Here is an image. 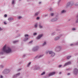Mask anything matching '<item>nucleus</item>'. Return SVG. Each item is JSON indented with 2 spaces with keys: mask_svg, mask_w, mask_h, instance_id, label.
<instances>
[{
  "mask_svg": "<svg viewBox=\"0 0 78 78\" xmlns=\"http://www.w3.org/2000/svg\"><path fill=\"white\" fill-rule=\"evenodd\" d=\"M36 19H37V20H39V18L38 17H37V18Z\"/></svg>",
  "mask_w": 78,
  "mask_h": 78,
  "instance_id": "bb28decb",
  "label": "nucleus"
},
{
  "mask_svg": "<svg viewBox=\"0 0 78 78\" xmlns=\"http://www.w3.org/2000/svg\"><path fill=\"white\" fill-rule=\"evenodd\" d=\"M20 73H19L18 74H17L16 75V76H18V75H20Z\"/></svg>",
  "mask_w": 78,
  "mask_h": 78,
  "instance_id": "412c9836",
  "label": "nucleus"
},
{
  "mask_svg": "<svg viewBox=\"0 0 78 78\" xmlns=\"http://www.w3.org/2000/svg\"><path fill=\"white\" fill-rule=\"evenodd\" d=\"M45 72H43V73H41V75H44L45 74Z\"/></svg>",
  "mask_w": 78,
  "mask_h": 78,
  "instance_id": "4468645a",
  "label": "nucleus"
},
{
  "mask_svg": "<svg viewBox=\"0 0 78 78\" xmlns=\"http://www.w3.org/2000/svg\"><path fill=\"white\" fill-rule=\"evenodd\" d=\"M69 5L70 6H72V5H71V4L69 3Z\"/></svg>",
  "mask_w": 78,
  "mask_h": 78,
  "instance_id": "a19ab883",
  "label": "nucleus"
},
{
  "mask_svg": "<svg viewBox=\"0 0 78 78\" xmlns=\"http://www.w3.org/2000/svg\"><path fill=\"white\" fill-rule=\"evenodd\" d=\"M50 11H51V10H52V8H50Z\"/></svg>",
  "mask_w": 78,
  "mask_h": 78,
  "instance_id": "4c0bfd02",
  "label": "nucleus"
},
{
  "mask_svg": "<svg viewBox=\"0 0 78 78\" xmlns=\"http://www.w3.org/2000/svg\"><path fill=\"white\" fill-rule=\"evenodd\" d=\"M71 64V62H69L67 63H65L64 65V67H65V66H67V65H69V64Z\"/></svg>",
  "mask_w": 78,
  "mask_h": 78,
  "instance_id": "0eeeda50",
  "label": "nucleus"
},
{
  "mask_svg": "<svg viewBox=\"0 0 78 78\" xmlns=\"http://www.w3.org/2000/svg\"><path fill=\"white\" fill-rule=\"evenodd\" d=\"M70 75V73H69L67 74V75Z\"/></svg>",
  "mask_w": 78,
  "mask_h": 78,
  "instance_id": "79ce46f5",
  "label": "nucleus"
},
{
  "mask_svg": "<svg viewBox=\"0 0 78 78\" xmlns=\"http://www.w3.org/2000/svg\"><path fill=\"white\" fill-rule=\"evenodd\" d=\"M62 66V65H59L58 66V67H59V68H60V67H61V66Z\"/></svg>",
  "mask_w": 78,
  "mask_h": 78,
  "instance_id": "5701e85b",
  "label": "nucleus"
},
{
  "mask_svg": "<svg viewBox=\"0 0 78 78\" xmlns=\"http://www.w3.org/2000/svg\"><path fill=\"white\" fill-rule=\"evenodd\" d=\"M30 64H31V62H29L28 64V66H30Z\"/></svg>",
  "mask_w": 78,
  "mask_h": 78,
  "instance_id": "c85d7f7f",
  "label": "nucleus"
},
{
  "mask_svg": "<svg viewBox=\"0 0 78 78\" xmlns=\"http://www.w3.org/2000/svg\"><path fill=\"white\" fill-rule=\"evenodd\" d=\"M46 44V42H44V43L43 44V46L45 45Z\"/></svg>",
  "mask_w": 78,
  "mask_h": 78,
  "instance_id": "a211bd4d",
  "label": "nucleus"
},
{
  "mask_svg": "<svg viewBox=\"0 0 78 78\" xmlns=\"http://www.w3.org/2000/svg\"><path fill=\"white\" fill-rule=\"evenodd\" d=\"M4 24H6V22H4Z\"/></svg>",
  "mask_w": 78,
  "mask_h": 78,
  "instance_id": "72a5a7b5",
  "label": "nucleus"
},
{
  "mask_svg": "<svg viewBox=\"0 0 78 78\" xmlns=\"http://www.w3.org/2000/svg\"><path fill=\"white\" fill-rule=\"evenodd\" d=\"M59 38H60V37H56L55 38L54 40L55 41H57L58 40V39H59Z\"/></svg>",
  "mask_w": 78,
  "mask_h": 78,
  "instance_id": "9d476101",
  "label": "nucleus"
},
{
  "mask_svg": "<svg viewBox=\"0 0 78 78\" xmlns=\"http://www.w3.org/2000/svg\"><path fill=\"white\" fill-rule=\"evenodd\" d=\"M1 30H2V29L0 27V31H1Z\"/></svg>",
  "mask_w": 78,
  "mask_h": 78,
  "instance_id": "e433bc0d",
  "label": "nucleus"
},
{
  "mask_svg": "<svg viewBox=\"0 0 78 78\" xmlns=\"http://www.w3.org/2000/svg\"><path fill=\"white\" fill-rule=\"evenodd\" d=\"M34 35H36L37 34V33H34Z\"/></svg>",
  "mask_w": 78,
  "mask_h": 78,
  "instance_id": "7c9ffc66",
  "label": "nucleus"
},
{
  "mask_svg": "<svg viewBox=\"0 0 78 78\" xmlns=\"http://www.w3.org/2000/svg\"><path fill=\"white\" fill-rule=\"evenodd\" d=\"M43 55H40L39 56V58H41V57H42V56H43Z\"/></svg>",
  "mask_w": 78,
  "mask_h": 78,
  "instance_id": "473e14b6",
  "label": "nucleus"
},
{
  "mask_svg": "<svg viewBox=\"0 0 78 78\" xmlns=\"http://www.w3.org/2000/svg\"><path fill=\"white\" fill-rule=\"evenodd\" d=\"M21 70V69H19V70H18V71H19V70Z\"/></svg>",
  "mask_w": 78,
  "mask_h": 78,
  "instance_id": "a18cd8bd",
  "label": "nucleus"
},
{
  "mask_svg": "<svg viewBox=\"0 0 78 78\" xmlns=\"http://www.w3.org/2000/svg\"><path fill=\"white\" fill-rule=\"evenodd\" d=\"M54 20H57V19L56 18H55V19H54Z\"/></svg>",
  "mask_w": 78,
  "mask_h": 78,
  "instance_id": "2f4dec72",
  "label": "nucleus"
},
{
  "mask_svg": "<svg viewBox=\"0 0 78 78\" xmlns=\"http://www.w3.org/2000/svg\"><path fill=\"white\" fill-rule=\"evenodd\" d=\"M34 27L35 28H37V24H35L34 26Z\"/></svg>",
  "mask_w": 78,
  "mask_h": 78,
  "instance_id": "dca6fc26",
  "label": "nucleus"
},
{
  "mask_svg": "<svg viewBox=\"0 0 78 78\" xmlns=\"http://www.w3.org/2000/svg\"><path fill=\"white\" fill-rule=\"evenodd\" d=\"M59 74H61V72H59Z\"/></svg>",
  "mask_w": 78,
  "mask_h": 78,
  "instance_id": "c03bdc74",
  "label": "nucleus"
},
{
  "mask_svg": "<svg viewBox=\"0 0 78 78\" xmlns=\"http://www.w3.org/2000/svg\"><path fill=\"white\" fill-rule=\"evenodd\" d=\"M14 3V0H13L12 1V5H13Z\"/></svg>",
  "mask_w": 78,
  "mask_h": 78,
  "instance_id": "aec40b11",
  "label": "nucleus"
},
{
  "mask_svg": "<svg viewBox=\"0 0 78 78\" xmlns=\"http://www.w3.org/2000/svg\"><path fill=\"white\" fill-rule=\"evenodd\" d=\"M3 52H0V55H3Z\"/></svg>",
  "mask_w": 78,
  "mask_h": 78,
  "instance_id": "cd10ccee",
  "label": "nucleus"
},
{
  "mask_svg": "<svg viewBox=\"0 0 78 78\" xmlns=\"http://www.w3.org/2000/svg\"><path fill=\"white\" fill-rule=\"evenodd\" d=\"M56 74V72H53V73H50L48 74V76H52V75H53Z\"/></svg>",
  "mask_w": 78,
  "mask_h": 78,
  "instance_id": "20e7f679",
  "label": "nucleus"
},
{
  "mask_svg": "<svg viewBox=\"0 0 78 78\" xmlns=\"http://www.w3.org/2000/svg\"><path fill=\"white\" fill-rule=\"evenodd\" d=\"M21 18H22V17L19 16V17H18V19H21Z\"/></svg>",
  "mask_w": 78,
  "mask_h": 78,
  "instance_id": "c756f323",
  "label": "nucleus"
},
{
  "mask_svg": "<svg viewBox=\"0 0 78 78\" xmlns=\"http://www.w3.org/2000/svg\"><path fill=\"white\" fill-rule=\"evenodd\" d=\"M39 26L40 28H42V26L41 24H40Z\"/></svg>",
  "mask_w": 78,
  "mask_h": 78,
  "instance_id": "2eb2a0df",
  "label": "nucleus"
},
{
  "mask_svg": "<svg viewBox=\"0 0 78 78\" xmlns=\"http://www.w3.org/2000/svg\"><path fill=\"white\" fill-rule=\"evenodd\" d=\"M70 46H72V45H73V44H70Z\"/></svg>",
  "mask_w": 78,
  "mask_h": 78,
  "instance_id": "58836bf2",
  "label": "nucleus"
},
{
  "mask_svg": "<svg viewBox=\"0 0 78 78\" xmlns=\"http://www.w3.org/2000/svg\"><path fill=\"white\" fill-rule=\"evenodd\" d=\"M4 17H7V15L5 14L4 15Z\"/></svg>",
  "mask_w": 78,
  "mask_h": 78,
  "instance_id": "a878e982",
  "label": "nucleus"
},
{
  "mask_svg": "<svg viewBox=\"0 0 78 78\" xmlns=\"http://www.w3.org/2000/svg\"><path fill=\"white\" fill-rule=\"evenodd\" d=\"M23 57H25V55H23Z\"/></svg>",
  "mask_w": 78,
  "mask_h": 78,
  "instance_id": "37998d69",
  "label": "nucleus"
},
{
  "mask_svg": "<svg viewBox=\"0 0 78 78\" xmlns=\"http://www.w3.org/2000/svg\"><path fill=\"white\" fill-rule=\"evenodd\" d=\"M38 14H39V12H36L35 14V16H37V15H38Z\"/></svg>",
  "mask_w": 78,
  "mask_h": 78,
  "instance_id": "f8f14e48",
  "label": "nucleus"
},
{
  "mask_svg": "<svg viewBox=\"0 0 78 78\" xmlns=\"http://www.w3.org/2000/svg\"><path fill=\"white\" fill-rule=\"evenodd\" d=\"M29 36L28 35V34L25 35V41H27L28 39V37Z\"/></svg>",
  "mask_w": 78,
  "mask_h": 78,
  "instance_id": "39448f33",
  "label": "nucleus"
},
{
  "mask_svg": "<svg viewBox=\"0 0 78 78\" xmlns=\"http://www.w3.org/2000/svg\"><path fill=\"white\" fill-rule=\"evenodd\" d=\"M33 42V41H31L29 42L30 44H31V43H32Z\"/></svg>",
  "mask_w": 78,
  "mask_h": 78,
  "instance_id": "393cba45",
  "label": "nucleus"
},
{
  "mask_svg": "<svg viewBox=\"0 0 78 78\" xmlns=\"http://www.w3.org/2000/svg\"><path fill=\"white\" fill-rule=\"evenodd\" d=\"M51 16H53V15H54V14H53V13H52L51 14Z\"/></svg>",
  "mask_w": 78,
  "mask_h": 78,
  "instance_id": "4be33fe9",
  "label": "nucleus"
},
{
  "mask_svg": "<svg viewBox=\"0 0 78 78\" xmlns=\"http://www.w3.org/2000/svg\"><path fill=\"white\" fill-rule=\"evenodd\" d=\"M1 67H2V68H3V67H2V66H1Z\"/></svg>",
  "mask_w": 78,
  "mask_h": 78,
  "instance_id": "49530a36",
  "label": "nucleus"
},
{
  "mask_svg": "<svg viewBox=\"0 0 78 78\" xmlns=\"http://www.w3.org/2000/svg\"><path fill=\"white\" fill-rule=\"evenodd\" d=\"M41 2H39V4H41Z\"/></svg>",
  "mask_w": 78,
  "mask_h": 78,
  "instance_id": "ea45409f",
  "label": "nucleus"
},
{
  "mask_svg": "<svg viewBox=\"0 0 78 78\" xmlns=\"http://www.w3.org/2000/svg\"><path fill=\"white\" fill-rule=\"evenodd\" d=\"M39 48L38 47H36L33 49L34 51H37V49Z\"/></svg>",
  "mask_w": 78,
  "mask_h": 78,
  "instance_id": "1a4fd4ad",
  "label": "nucleus"
},
{
  "mask_svg": "<svg viewBox=\"0 0 78 78\" xmlns=\"http://www.w3.org/2000/svg\"><path fill=\"white\" fill-rule=\"evenodd\" d=\"M76 29L75 28H73L72 29V30H73V31H75V30Z\"/></svg>",
  "mask_w": 78,
  "mask_h": 78,
  "instance_id": "b1692460",
  "label": "nucleus"
},
{
  "mask_svg": "<svg viewBox=\"0 0 78 78\" xmlns=\"http://www.w3.org/2000/svg\"><path fill=\"white\" fill-rule=\"evenodd\" d=\"M61 50V47L59 46H57L56 48L55 51H59Z\"/></svg>",
  "mask_w": 78,
  "mask_h": 78,
  "instance_id": "7ed1b4c3",
  "label": "nucleus"
},
{
  "mask_svg": "<svg viewBox=\"0 0 78 78\" xmlns=\"http://www.w3.org/2000/svg\"><path fill=\"white\" fill-rule=\"evenodd\" d=\"M78 70L77 69H75L74 71V74H75V75H76V74L78 73Z\"/></svg>",
  "mask_w": 78,
  "mask_h": 78,
  "instance_id": "423d86ee",
  "label": "nucleus"
},
{
  "mask_svg": "<svg viewBox=\"0 0 78 78\" xmlns=\"http://www.w3.org/2000/svg\"><path fill=\"white\" fill-rule=\"evenodd\" d=\"M76 6H78V3H77L76 5Z\"/></svg>",
  "mask_w": 78,
  "mask_h": 78,
  "instance_id": "c9c22d12",
  "label": "nucleus"
},
{
  "mask_svg": "<svg viewBox=\"0 0 78 78\" xmlns=\"http://www.w3.org/2000/svg\"><path fill=\"white\" fill-rule=\"evenodd\" d=\"M71 57V56H68L67 57V59H69V58H70Z\"/></svg>",
  "mask_w": 78,
  "mask_h": 78,
  "instance_id": "f3484780",
  "label": "nucleus"
},
{
  "mask_svg": "<svg viewBox=\"0 0 78 78\" xmlns=\"http://www.w3.org/2000/svg\"><path fill=\"white\" fill-rule=\"evenodd\" d=\"M43 36V35L42 34H41V35H40L38 36L37 37V39H39Z\"/></svg>",
  "mask_w": 78,
  "mask_h": 78,
  "instance_id": "6e6552de",
  "label": "nucleus"
},
{
  "mask_svg": "<svg viewBox=\"0 0 78 78\" xmlns=\"http://www.w3.org/2000/svg\"><path fill=\"white\" fill-rule=\"evenodd\" d=\"M13 20V18H9L8 19V20L9 21H11Z\"/></svg>",
  "mask_w": 78,
  "mask_h": 78,
  "instance_id": "9b49d317",
  "label": "nucleus"
},
{
  "mask_svg": "<svg viewBox=\"0 0 78 78\" xmlns=\"http://www.w3.org/2000/svg\"><path fill=\"white\" fill-rule=\"evenodd\" d=\"M66 10H62V11H61V12L62 13H64V12H66Z\"/></svg>",
  "mask_w": 78,
  "mask_h": 78,
  "instance_id": "ddd939ff",
  "label": "nucleus"
},
{
  "mask_svg": "<svg viewBox=\"0 0 78 78\" xmlns=\"http://www.w3.org/2000/svg\"><path fill=\"white\" fill-rule=\"evenodd\" d=\"M48 53H49V54H51V56H55V53H54L53 52V51H49L48 50H47L46 51V54Z\"/></svg>",
  "mask_w": 78,
  "mask_h": 78,
  "instance_id": "f03ea898",
  "label": "nucleus"
},
{
  "mask_svg": "<svg viewBox=\"0 0 78 78\" xmlns=\"http://www.w3.org/2000/svg\"><path fill=\"white\" fill-rule=\"evenodd\" d=\"M18 42V41H13V43L15 44L16 43H17V42Z\"/></svg>",
  "mask_w": 78,
  "mask_h": 78,
  "instance_id": "6ab92c4d",
  "label": "nucleus"
},
{
  "mask_svg": "<svg viewBox=\"0 0 78 78\" xmlns=\"http://www.w3.org/2000/svg\"><path fill=\"white\" fill-rule=\"evenodd\" d=\"M0 78H3V76H1L0 77Z\"/></svg>",
  "mask_w": 78,
  "mask_h": 78,
  "instance_id": "f704fd0d",
  "label": "nucleus"
},
{
  "mask_svg": "<svg viewBox=\"0 0 78 78\" xmlns=\"http://www.w3.org/2000/svg\"><path fill=\"white\" fill-rule=\"evenodd\" d=\"M6 45H5L3 47V48L2 49L3 51H4V52H5L7 53H11L12 52V50L11 48L9 47H8L7 48V50H5L6 49Z\"/></svg>",
  "mask_w": 78,
  "mask_h": 78,
  "instance_id": "f257e3e1",
  "label": "nucleus"
}]
</instances>
